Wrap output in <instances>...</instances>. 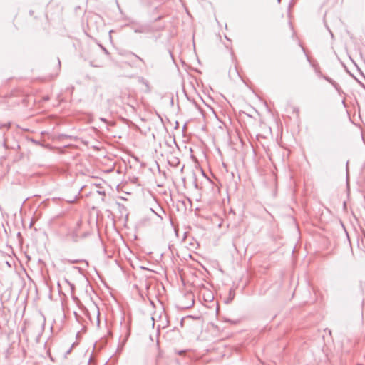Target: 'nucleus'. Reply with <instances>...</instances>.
<instances>
[{
  "label": "nucleus",
  "mask_w": 365,
  "mask_h": 365,
  "mask_svg": "<svg viewBox=\"0 0 365 365\" xmlns=\"http://www.w3.org/2000/svg\"><path fill=\"white\" fill-rule=\"evenodd\" d=\"M155 215L161 220L163 219V215H165V212L164 210L158 205H156V212Z\"/></svg>",
  "instance_id": "1"
},
{
  "label": "nucleus",
  "mask_w": 365,
  "mask_h": 365,
  "mask_svg": "<svg viewBox=\"0 0 365 365\" xmlns=\"http://www.w3.org/2000/svg\"><path fill=\"white\" fill-rule=\"evenodd\" d=\"M148 31V28L145 26H141L139 29H135V33H144Z\"/></svg>",
  "instance_id": "2"
},
{
  "label": "nucleus",
  "mask_w": 365,
  "mask_h": 365,
  "mask_svg": "<svg viewBox=\"0 0 365 365\" xmlns=\"http://www.w3.org/2000/svg\"><path fill=\"white\" fill-rule=\"evenodd\" d=\"M324 78L327 81H328L329 83H330L331 84H332L334 86H335V87L336 86V83L334 81H333L331 78H330L329 77H328V76H324Z\"/></svg>",
  "instance_id": "3"
},
{
  "label": "nucleus",
  "mask_w": 365,
  "mask_h": 365,
  "mask_svg": "<svg viewBox=\"0 0 365 365\" xmlns=\"http://www.w3.org/2000/svg\"><path fill=\"white\" fill-rule=\"evenodd\" d=\"M139 81L144 84L148 91L150 90L148 82L145 79H144L143 78H140Z\"/></svg>",
  "instance_id": "4"
},
{
  "label": "nucleus",
  "mask_w": 365,
  "mask_h": 365,
  "mask_svg": "<svg viewBox=\"0 0 365 365\" xmlns=\"http://www.w3.org/2000/svg\"><path fill=\"white\" fill-rule=\"evenodd\" d=\"M10 127V123H0V129H2L4 128H9Z\"/></svg>",
  "instance_id": "5"
},
{
  "label": "nucleus",
  "mask_w": 365,
  "mask_h": 365,
  "mask_svg": "<svg viewBox=\"0 0 365 365\" xmlns=\"http://www.w3.org/2000/svg\"><path fill=\"white\" fill-rule=\"evenodd\" d=\"M131 54L133 56H134L137 59H138L140 61L143 62V63H145L144 60L140 58V56H138V55L135 54L134 53H131Z\"/></svg>",
  "instance_id": "6"
},
{
  "label": "nucleus",
  "mask_w": 365,
  "mask_h": 365,
  "mask_svg": "<svg viewBox=\"0 0 365 365\" xmlns=\"http://www.w3.org/2000/svg\"><path fill=\"white\" fill-rule=\"evenodd\" d=\"M100 47L102 48V50L104 51V53L106 55H108V56L110 55V53L108 52V51L106 48H104L102 45H100Z\"/></svg>",
  "instance_id": "7"
},
{
  "label": "nucleus",
  "mask_w": 365,
  "mask_h": 365,
  "mask_svg": "<svg viewBox=\"0 0 365 365\" xmlns=\"http://www.w3.org/2000/svg\"><path fill=\"white\" fill-rule=\"evenodd\" d=\"M150 211L155 214L156 208H155V209H154V208H150Z\"/></svg>",
  "instance_id": "8"
},
{
  "label": "nucleus",
  "mask_w": 365,
  "mask_h": 365,
  "mask_svg": "<svg viewBox=\"0 0 365 365\" xmlns=\"http://www.w3.org/2000/svg\"><path fill=\"white\" fill-rule=\"evenodd\" d=\"M98 193L100 195H105V192L103 191H98Z\"/></svg>",
  "instance_id": "9"
},
{
  "label": "nucleus",
  "mask_w": 365,
  "mask_h": 365,
  "mask_svg": "<svg viewBox=\"0 0 365 365\" xmlns=\"http://www.w3.org/2000/svg\"><path fill=\"white\" fill-rule=\"evenodd\" d=\"M75 199H76V197H75L73 200H69V202H74V201H75Z\"/></svg>",
  "instance_id": "10"
},
{
  "label": "nucleus",
  "mask_w": 365,
  "mask_h": 365,
  "mask_svg": "<svg viewBox=\"0 0 365 365\" xmlns=\"http://www.w3.org/2000/svg\"><path fill=\"white\" fill-rule=\"evenodd\" d=\"M101 120L102 121H104V122L106 121V120H105L104 118H101Z\"/></svg>",
  "instance_id": "11"
},
{
  "label": "nucleus",
  "mask_w": 365,
  "mask_h": 365,
  "mask_svg": "<svg viewBox=\"0 0 365 365\" xmlns=\"http://www.w3.org/2000/svg\"><path fill=\"white\" fill-rule=\"evenodd\" d=\"M294 251H295V247H293L292 252H294Z\"/></svg>",
  "instance_id": "12"
},
{
  "label": "nucleus",
  "mask_w": 365,
  "mask_h": 365,
  "mask_svg": "<svg viewBox=\"0 0 365 365\" xmlns=\"http://www.w3.org/2000/svg\"><path fill=\"white\" fill-rule=\"evenodd\" d=\"M277 1L279 3V2H280V0H277Z\"/></svg>",
  "instance_id": "13"
}]
</instances>
